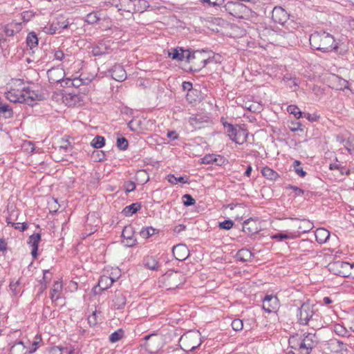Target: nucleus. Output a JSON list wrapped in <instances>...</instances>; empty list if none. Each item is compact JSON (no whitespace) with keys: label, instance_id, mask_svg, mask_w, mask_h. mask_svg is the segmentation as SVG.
<instances>
[{"label":"nucleus","instance_id":"1","mask_svg":"<svg viewBox=\"0 0 354 354\" xmlns=\"http://www.w3.org/2000/svg\"><path fill=\"white\" fill-rule=\"evenodd\" d=\"M18 84L15 88H10L6 93V97L10 102L17 103H26L32 106L35 101H39L43 99L41 94L35 91L31 90L29 87H26L20 81H17Z\"/></svg>","mask_w":354,"mask_h":354},{"label":"nucleus","instance_id":"2","mask_svg":"<svg viewBox=\"0 0 354 354\" xmlns=\"http://www.w3.org/2000/svg\"><path fill=\"white\" fill-rule=\"evenodd\" d=\"M309 41L313 48L323 53L331 52L338 48L333 36L324 31L311 34Z\"/></svg>","mask_w":354,"mask_h":354},{"label":"nucleus","instance_id":"3","mask_svg":"<svg viewBox=\"0 0 354 354\" xmlns=\"http://www.w3.org/2000/svg\"><path fill=\"white\" fill-rule=\"evenodd\" d=\"M288 343L292 348L300 351L302 354H310L317 344V337L313 333L301 335L295 333L290 337Z\"/></svg>","mask_w":354,"mask_h":354},{"label":"nucleus","instance_id":"4","mask_svg":"<svg viewBox=\"0 0 354 354\" xmlns=\"http://www.w3.org/2000/svg\"><path fill=\"white\" fill-rule=\"evenodd\" d=\"M169 56L172 59L178 61H183L185 59L189 63H194L196 59H201V64H199L198 68H196V71H200L204 68L207 62H209V59L205 58L203 54L200 52H194L192 53L189 50H183L180 49V52L177 49H171V52H169Z\"/></svg>","mask_w":354,"mask_h":354},{"label":"nucleus","instance_id":"5","mask_svg":"<svg viewBox=\"0 0 354 354\" xmlns=\"http://www.w3.org/2000/svg\"><path fill=\"white\" fill-rule=\"evenodd\" d=\"M186 280L185 277L178 271H169L159 279L160 286L167 290L175 289L180 285L183 284Z\"/></svg>","mask_w":354,"mask_h":354},{"label":"nucleus","instance_id":"6","mask_svg":"<svg viewBox=\"0 0 354 354\" xmlns=\"http://www.w3.org/2000/svg\"><path fill=\"white\" fill-rule=\"evenodd\" d=\"M223 9L229 15L239 19H248L252 12L251 9L237 1L227 2L223 6Z\"/></svg>","mask_w":354,"mask_h":354},{"label":"nucleus","instance_id":"7","mask_svg":"<svg viewBox=\"0 0 354 354\" xmlns=\"http://www.w3.org/2000/svg\"><path fill=\"white\" fill-rule=\"evenodd\" d=\"M202 343L201 335L198 330H189L180 338L179 344L182 349L192 351L198 348Z\"/></svg>","mask_w":354,"mask_h":354},{"label":"nucleus","instance_id":"8","mask_svg":"<svg viewBox=\"0 0 354 354\" xmlns=\"http://www.w3.org/2000/svg\"><path fill=\"white\" fill-rule=\"evenodd\" d=\"M329 271L342 277H348L351 274V263L346 261H337L330 263L328 266Z\"/></svg>","mask_w":354,"mask_h":354},{"label":"nucleus","instance_id":"9","mask_svg":"<svg viewBox=\"0 0 354 354\" xmlns=\"http://www.w3.org/2000/svg\"><path fill=\"white\" fill-rule=\"evenodd\" d=\"M144 339L146 350L150 353H158L162 346V338L156 334L146 335Z\"/></svg>","mask_w":354,"mask_h":354},{"label":"nucleus","instance_id":"10","mask_svg":"<svg viewBox=\"0 0 354 354\" xmlns=\"http://www.w3.org/2000/svg\"><path fill=\"white\" fill-rule=\"evenodd\" d=\"M299 313L298 315L300 324L303 325L308 324L310 320L313 319L315 312L313 307L309 304H303L299 308Z\"/></svg>","mask_w":354,"mask_h":354},{"label":"nucleus","instance_id":"11","mask_svg":"<svg viewBox=\"0 0 354 354\" xmlns=\"http://www.w3.org/2000/svg\"><path fill=\"white\" fill-rule=\"evenodd\" d=\"M279 308V299L272 295H266L263 300V309L270 313L274 312Z\"/></svg>","mask_w":354,"mask_h":354},{"label":"nucleus","instance_id":"12","mask_svg":"<svg viewBox=\"0 0 354 354\" xmlns=\"http://www.w3.org/2000/svg\"><path fill=\"white\" fill-rule=\"evenodd\" d=\"M172 253L176 260L184 261L189 255V250L185 244H178L172 248Z\"/></svg>","mask_w":354,"mask_h":354},{"label":"nucleus","instance_id":"13","mask_svg":"<svg viewBox=\"0 0 354 354\" xmlns=\"http://www.w3.org/2000/svg\"><path fill=\"white\" fill-rule=\"evenodd\" d=\"M272 19L275 23L283 24L288 19L287 12L281 7H274L272 12Z\"/></svg>","mask_w":354,"mask_h":354},{"label":"nucleus","instance_id":"14","mask_svg":"<svg viewBox=\"0 0 354 354\" xmlns=\"http://www.w3.org/2000/svg\"><path fill=\"white\" fill-rule=\"evenodd\" d=\"M109 73L113 80L118 82H123L127 79V73L123 66L120 64H115Z\"/></svg>","mask_w":354,"mask_h":354},{"label":"nucleus","instance_id":"15","mask_svg":"<svg viewBox=\"0 0 354 354\" xmlns=\"http://www.w3.org/2000/svg\"><path fill=\"white\" fill-rule=\"evenodd\" d=\"M142 263L145 268L154 271H158L161 266L158 258L152 255L145 257L143 259Z\"/></svg>","mask_w":354,"mask_h":354},{"label":"nucleus","instance_id":"16","mask_svg":"<svg viewBox=\"0 0 354 354\" xmlns=\"http://www.w3.org/2000/svg\"><path fill=\"white\" fill-rule=\"evenodd\" d=\"M111 50V46L109 41H101L98 42L97 45L93 48V54L94 56H100L108 54Z\"/></svg>","mask_w":354,"mask_h":354},{"label":"nucleus","instance_id":"17","mask_svg":"<svg viewBox=\"0 0 354 354\" xmlns=\"http://www.w3.org/2000/svg\"><path fill=\"white\" fill-rule=\"evenodd\" d=\"M139 2L140 0H119L117 7L119 10L131 12L136 10V3Z\"/></svg>","mask_w":354,"mask_h":354},{"label":"nucleus","instance_id":"18","mask_svg":"<svg viewBox=\"0 0 354 354\" xmlns=\"http://www.w3.org/2000/svg\"><path fill=\"white\" fill-rule=\"evenodd\" d=\"M62 290V283L59 281H55L50 292V298L53 302L56 301L60 298Z\"/></svg>","mask_w":354,"mask_h":354},{"label":"nucleus","instance_id":"19","mask_svg":"<svg viewBox=\"0 0 354 354\" xmlns=\"http://www.w3.org/2000/svg\"><path fill=\"white\" fill-rule=\"evenodd\" d=\"M69 22L68 21H57L52 23L49 26H46L44 28V31L47 34L53 35L56 32V31L59 29H66L68 27Z\"/></svg>","mask_w":354,"mask_h":354},{"label":"nucleus","instance_id":"20","mask_svg":"<svg viewBox=\"0 0 354 354\" xmlns=\"http://www.w3.org/2000/svg\"><path fill=\"white\" fill-rule=\"evenodd\" d=\"M29 243L31 244V254L34 259L37 258L39 243L41 240V235L39 233L33 234L29 237Z\"/></svg>","mask_w":354,"mask_h":354},{"label":"nucleus","instance_id":"21","mask_svg":"<svg viewBox=\"0 0 354 354\" xmlns=\"http://www.w3.org/2000/svg\"><path fill=\"white\" fill-rule=\"evenodd\" d=\"M64 73L63 70L59 68H52L47 72L49 80L52 82H59L62 80Z\"/></svg>","mask_w":354,"mask_h":354},{"label":"nucleus","instance_id":"22","mask_svg":"<svg viewBox=\"0 0 354 354\" xmlns=\"http://www.w3.org/2000/svg\"><path fill=\"white\" fill-rule=\"evenodd\" d=\"M243 231L248 234H254L258 232L257 223L252 218L245 220L243 223Z\"/></svg>","mask_w":354,"mask_h":354},{"label":"nucleus","instance_id":"23","mask_svg":"<svg viewBox=\"0 0 354 354\" xmlns=\"http://www.w3.org/2000/svg\"><path fill=\"white\" fill-rule=\"evenodd\" d=\"M316 241L319 243H324L330 237V232L325 228H318L315 232Z\"/></svg>","mask_w":354,"mask_h":354},{"label":"nucleus","instance_id":"24","mask_svg":"<svg viewBox=\"0 0 354 354\" xmlns=\"http://www.w3.org/2000/svg\"><path fill=\"white\" fill-rule=\"evenodd\" d=\"M10 354H28V351L24 343L19 341L11 346Z\"/></svg>","mask_w":354,"mask_h":354},{"label":"nucleus","instance_id":"25","mask_svg":"<svg viewBox=\"0 0 354 354\" xmlns=\"http://www.w3.org/2000/svg\"><path fill=\"white\" fill-rule=\"evenodd\" d=\"M188 122L193 129H199L203 127V124L206 122V120L202 115H196L190 117Z\"/></svg>","mask_w":354,"mask_h":354},{"label":"nucleus","instance_id":"26","mask_svg":"<svg viewBox=\"0 0 354 354\" xmlns=\"http://www.w3.org/2000/svg\"><path fill=\"white\" fill-rule=\"evenodd\" d=\"M313 227V224L310 221L304 219L299 221V223L297 226L298 228V236L301 233H306L311 230Z\"/></svg>","mask_w":354,"mask_h":354},{"label":"nucleus","instance_id":"27","mask_svg":"<svg viewBox=\"0 0 354 354\" xmlns=\"http://www.w3.org/2000/svg\"><path fill=\"white\" fill-rule=\"evenodd\" d=\"M115 308H122L126 304V297L120 292H115V298L113 300Z\"/></svg>","mask_w":354,"mask_h":354},{"label":"nucleus","instance_id":"28","mask_svg":"<svg viewBox=\"0 0 354 354\" xmlns=\"http://www.w3.org/2000/svg\"><path fill=\"white\" fill-rule=\"evenodd\" d=\"M236 133V137L234 139L235 143L242 145L246 142L248 133L245 129L238 127L237 131Z\"/></svg>","mask_w":354,"mask_h":354},{"label":"nucleus","instance_id":"29","mask_svg":"<svg viewBox=\"0 0 354 354\" xmlns=\"http://www.w3.org/2000/svg\"><path fill=\"white\" fill-rule=\"evenodd\" d=\"M236 259L242 262H246L251 260L252 257V253L248 249H241L238 251Z\"/></svg>","mask_w":354,"mask_h":354},{"label":"nucleus","instance_id":"30","mask_svg":"<svg viewBox=\"0 0 354 354\" xmlns=\"http://www.w3.org/2000/svg\"><path fill=\"white\" fill-rule=\"evenodd\" d=\"M298 235L293 232H279L271 236L272 239L277 240L278 241H282L285 239H292L297 237Z\"/></svg>","mask_w":354,"mask_h":354},{"label":"nucleus","instance_id":"31","mask_svg":"<svg viewBox=\"0 0 354 354\" xmlns=\"http://www.w3.org/2000/svg\"><path fill=\"white\" fill-rule=\"evenodd\" d=\"M141 208V205L139 203H132L130 205H128L124 208L122 210V213L126 216H132L133 214L136 213Z\"/></svg>","mask_w":354,"mask_h":354},{"label":"nucleus","instance_id":"32","mask_svg":"<svg viewBox=\"0 0 354 354\" xmlns=\"http://www.w3.org/2000/svg\"><path fill=\"white\" fill-rule=\"evenodd\" d=\"M114 282V279L108 276H102L98 281V286L101 289L106 290L111 287Z\"/></svg>","mask_w":354,"mask_h":354},{"label":"nucleus","instance_id":"33","mask_svg":"<svg viewBox=\"0 0 354 354\" xmlns=\"http://www.w3.org/2000/svg\"><path fill=\"white\" fill-rule=\"evenodd\" d=\"M0 114L6 119H10L13 117L12 109L8 104L0 102Z\"/></svg>","mask_w":354,"mask_h":354},{"label":"nucleus","instance_id":"34","mask_svg":"<svg viewBox=\"0 0 354 354\" xmlns=\"http://www.w3.org/2000/svg\"><path fill=\"white\" fill-rule=\"evenodd\" d=\"M261 174L266 178L272 180H275L279 177L278 174L275 171L268 167H263L262 169Z\"/></svg>","mask_w":354,"mask_h":354},{"label":"nucleus","instance_id":"35","mask_svg":"<svg viewBox=\"0 0 354 354\" xmlns=\"http://www.w3.org/2000/svg\"><path fill=\"white\" fill-rule=\"evenodd\" d=\"M19 24H10L5 27L4 32L6 36H13L16 32H18L19 30Z\"/></svg>","mask_w":354,"mask_h":354},{"label":"nucleus","instance_id":"36","mask_svg":"<svg viewBox=\"0 0 354 354\" xmlns=\"http://www.w3.org/2000/svg\"><path fill=\"white\" fill-rule=\"evenodd\" d=\"M26 43L28 46L30 47V49H33L38 44V39L36 34L33 32H30L26 38Z\"/></svg>","mask_w":354,"mask_h":354},{"label":"nucleus","instance_id":"37","mask_svg":"<svg viewBox=\"0 0 354 354\" xmlns=\"http://www.w3.org/2000/svg\"><path fill=\"white\" fill-rule=\"evenodd\" d=\"M223 125L227 129V136L233 142H234L238 127H234V125L227 122L224 123Z\"/></svg>","mask_w":354,"mask_h":354},{"label":"nucleus","instance_id":"38","mask_svg":"<svg viewBox=\"0 0 354 354\" xmlns=\"http://www.w3.org/2000/svg\"><path fill=\"white\" fill-rule=\"evenodd\" d=\"M21 281L20 279L12 280L10 283V290L13 295L17 296L21 291Z\"/></svg>","mask_w":354,"mask_h":354},{"label":"nucleus","instance_id":"39","mask_svg":"<svg viewBox=\"0 0 354 354\" xmlns=\"http://www.w3.org/2000/svg\"><path fill=\"white\" fill-rule=\"evenodd\" d=\"M333 330L339 336L348 337V330L342 325L337 324L334 325Z\"/></svg>","mask_w":354,"mask_h":354},{"label":"nucleus","instance_id":"40","mask_svg":"<svg viewBox=\"0 0 354 354\" xmlns=\"http://www.w3.org/2000/svg\"><path fill=\"white\" fill-rule=\"evenodd\" d=\"M105 144V140L104 137L100 136H96L91 142L92 147L96 149L102 147Z\"/></svg>","mask_w":354,"mask_h":354},{"label":"nucleus","instance_id":"41","mask_svg":"<svg viewBox=\"0 0 354 354\" xmlns=\"http://www.w3.org/2000/svg\"><path fill=\"white\" fill-rule=\"evenodd\" d=\"M287 111L290 114L294 115L296 118H301L304 114L296 105H289Z\"/></svg>","mask_w":354,"mask_h":354},{"label":"nucleus","instance_id":"42","mask_svg":"<svg viewBox=\"0 0 354 354\" xmlns=\"http://www.w3.org/2000/svg\"><path fill=\"white\" fill-rule=\"evenodd\" d=\"M156 230L152 227L142 228L140 232V236L143 239H148L155 234Z\"/></svg>","mask_w":354,"mask_h":354},{"label":"nucleus","instance_id":"43","mask_svg":"<svg viewBox=\"0 0 354 354\" xmlns=\"http://www.w3.org/2000/svg\"><path fill=\"white\" fill-rule=\"evenodd\" d=\"M100 313V311L95 310L88 317V322L91 326H94L97 324Z\"/></svg>","mask_w":354,"mask_h":354},{"label":"nucleus","instance_id":"44","mask_svg":"<svg viewBox=\"0 0 354 354\" xmlns=\"http://www.w3.org/2000/svg\"><path fill=\"white\" fill-rule=\"evenodd\" d=\"M86 84L82 78L67 79L66 84L68 86L80 87L82 84Z\"/></svg>","mask_w":354,"mask_h":354},{"label":"nucleus","instance_id":"45","mask_svg":"<svg viewBox=\"0 0 354 354\" xmlns=\"http://www.w3.org/2000/svg\"><path fill=\"white\" fill-rule=\"evenodd\" d=\"M167 180L170 183L174 184V185L177 184L178 182L183 183V184L188 183V180H185V177L180 176V177L176 178L172 174H169L167 176Z\"/></svg>","mask_w":354,"mask_h":354},{"label":"nucleus","instance_id":"46","mask_svg":"<svg viewBox=\"0 0 354 354\" xmlns=\"http://www.w3.org/2000/svg\"><path fill=\"white\" fill-rule=\"evenodd\" d=\"M335 78L337 82V85L336 86V89L344 90L346 88H348V82L346 80H345L342 78H340L338 76H335Z\"/></svg>","mask_w":354,"mask_h":354},{"label":"nucleus","instance_id":"47","mask_svg":"<svg viewBox=\"0 0 354 354\" xmlns=\"http://www.w3.org/2000/svg\"><path fill=\"white\" fill-rule=\"evenodd\" d=\"M99 19L100 18L97 15V13L93 12L86 15L85 21L89 24H93L97 23L99 21Z\"/></svg>","mask_w":354,"mask_h":354},{"label":"nucleus","instance_id":"48","mask_svg":"<svg viewBox=\"0 0 354 354\" xmlns=\"http://www.w3.org/2000/svg\"><path fill=\"white\" fill-rule=\"evenodd\" d=\"M123 336V331L120 329L114 333H111L109 336V340L111 342H116L119 341Z\"/></svg>","mask_w":354,"mask_h":354},{"label":"nucleus","instance_id":"49","mask_svg":"<svg viewBox=\"0 0 354 354\" xmlns=\"http://www.w3.org/2000/svg\"><path fill=\"white\" fill-rule=\"evenodd\" d=\"M301 165V162L299 160H295L293 162V167L295 169V171L301 177H304L306 175V172L303 170L302 168L299 167V165Z\"/></svg>","mask_w":354,"mask_h":354},{"label":"nucleus","instance_id":"50","mask_svg":"<svg viewBox=\"0 0 354 354\" xmlns=\"http://www.w3.org/2000/svg\"><path fill=\"white\" fill-rule=\"evenodd\" d=\"M216 156H217L214 154H207L202 158V163L211 164L214 162H217L218 160V158H217Z\"/></svg>","mask_w":354,"mask_h":354},{"label":"nucleus","instance_id":"51","mask_svg":"<svg viewBox=\"0 0 354 354\" xmlns=\"http://www.w3.org/2000/svg\"><path fill=\"white\" fill-rule=\"evenodd\" d=\"M183 198L185 206H190L196 203L195 199L190 194H186L183 195Z\"/></svg>","mask_w":354,"mask_h":354},{"label":"nucleus","instance_id":"52","mask_svg":"<svg viewBox=\"0 0 354 354\" xmlns=\"http://www.w3.org/2000/svg\"><path fill=\"white\" fill-rule=\"evenodd\" d=\"M234 225V222L232 220H225L223 222H220L218 224V227L221 229L229 230H230Z\"/></svg>","mask_w":354,"mask_h":354},{"label":"nucleus","instance_id":"53","mask_svg":"<svg viewBox=\"0 0 354 354\" xmlns=\"http://www.w3.org/2000/svg\"><path fill=\"white\" fill-rule=\"evenodd\" d=\"M117 146L121 150H125L128 147V141L124 138H119L117 140Z\"/></svg>","mask_w":354,"mask_h":354},{"label":"nucleus","instance_id":"54","mask_svg":"<svg viewBox=\"0 0 354 354\" xmlns=\"http://www.w3.org/2000/svg\"><path fill=\"white\" fill-rule=\"evenodd\" d=\"M231 326L234 330L239 331L243 328V324L242 320L236 319L232 322Z\"/></svg>","mask_w":354,"mask_h":354},{"label":"nucleus","instance_id":"55","mask_svg":"<svg viewBox=\"0 0 354 354\" xmlns=\"http://www.w3.org/2000/svg\"><path fill=\"white\" fill-rule=\"evenodd\" d=\"M41 338L40 336H38V335L35 336V340L32 344V348L30 349L28 348V354H31L37 351V345L41 342Z\"/></svg>","mask_w":354,"mask_h":354},{"label":"nucleus","instance_id":"56","mask_svg":"<svg viewBox=\"0 0 354 354\" xmlns=\"http://www.w3.org/2000/svg\"><path fill=\"white\" fill-rule=\"evenodd\" d=\"M202 3H207L210 6H217L221 5L224 0H201Z\"/></svg>","mask_w":354,"mask_h":354},{"label":"nucleus","instance_id":"57","mask_svg":"<svg viewBox=\"0 0 354 354\" xmlns=\"http://www.w3.org/2000/svg\"><path fill=\"white\" fill-rule=\"evenodd\" d=\"M286 188L287 189H292V190L295 191L296 196H301V195L304 194V191L303 189H301V188L296 187L295 185H288L286 186Z\"/></svg>","mask_w":354,"mask_h":354},{"label":"nucleus","instance_id":"58","mask_svg":"<svg viewBox=\"0 0 354 354\" xmlns=\"http://www.w3.org/2000/svg\"><path fill=\"white\" fill-rule=\"evenodd\" d=\"M127 231V227H125V228L123 230V231H122V236H123V237L127 238V245L128 246H132V245H133L135 244V241H136V240H135V239H132L131 236H126L125 234H126Z\"/></svg>","mask_w":354,"mask_h":354},{"label":"nucleus","instance_id":"59","mask_svg":"<svg viewBox=\"0 0 354 354\" xmlns=\"http://www.w3.org/2000/svg\"><path fill=\"white\" fill-rule=\"evenodd\" d=\"M124 188L127 192H133L136 189V184L132 181L127 182L124 184Z\"/></svg>","mask_w":354,"mask_h":354},{"label":"nucleus","instance_id":"60","mask_svg":"<svg viewBox=\"0 0 354 354\" xmlns=\"http://www.w3.org/2000/svg\"><path fill=\"white\" fill-rule=\"evenodd\" d=\"M60 149H64L65 151L71 148V144L68 140H62V144L59 146Z\"/></svg>","mask_w":354,"mask_h":354},{"label":"nucleus","instance_id":"61","mask_svg":"<svg viewBox=\"0 0 354 354\" xmlns=\"http://www.w3.org/2000/svg\"><path fill=\"white\" fill-rule=\"evenodd\" d=\"M54 57L55 59L59 61H62L64 59L65 55L62 50H58L55 52Z\"/></svg>","mask_w":354,"mask_h":354},{"label":"nucleus","instance_id":"62","mask_svg":"<svg viewBox=\"0 0 354 354\" xmlns=\"http://www.w3.org/2000/svg\"><path fill=\"white\" fill-rule=\"evenodd\" d=\"M167 136L169 138H170L172 140H175L178 138V133L175 131H169Z\"/></svg>","mask_w":354,"mask_h":354},{"label":"nucleus","instance_id":"63","mask_svg":"<svg viewBox=\"0 0 354 354\" xmlns=\"http://www.w3.org/2000/svg\"><path fill=\"white\" fill-rule=\"evenodd\" d=\"M50 274L48 270H44V277L43 280L45 281L46 283H48L50 280Z\"/></svg>","mask_w":354,"mask_h":354},{"label":"nucleus","instance_id":"64","mask_svg":"<svg viewBox=\"0 0 354 354\" xmlns=\"http://www.w3.org/2000/svg\"><path fill=\"white\" fill-rule=\"evenodd\" d=\"M49 354H62V349L58 346L52 347Z\"/></svg>","mask_w":354,"mask_h":354}]
</instances>
